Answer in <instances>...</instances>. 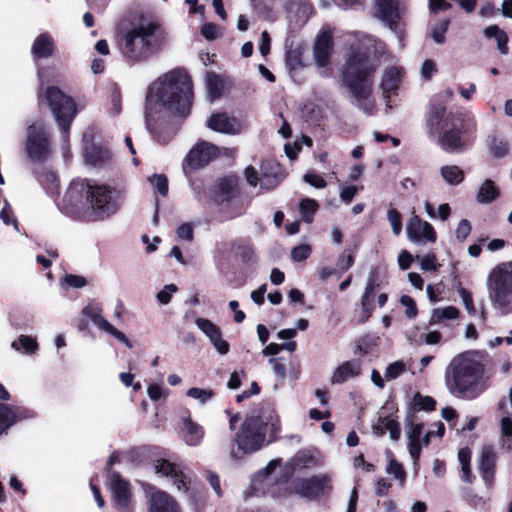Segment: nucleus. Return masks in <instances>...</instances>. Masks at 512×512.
Listing matches in <instances>:
<instances>
[{"label":"nucleus","mask_w":512,"mask_h":512,"mask_svg":"<svg viewBox=\"0 0 512 512\" xmlns=\"http://www.w3.org/2000/svg\"><path fill=\"white\" fill-rule=\"evenodd\" d=\"M193 100L192 82L182 70H172L155 80L148 89L145 104L147 129L161 143L157 133V124L170 115L186 117L191 110Z\"/></svg>","instance_id":"obj_1"},{"label":"nucleus","mask_w":512,"mask_h":512,"mask_svg":"<svg viewBox=\"0 0 512 512\" xmlns=\"http://www.w3.org/2000/svg\"><path fill=\"white\" fill-rule=\"evenodd\" d=\"M121 205V194L115 188L80 179L72 181L68 187L62 211L84 221H102L114 215Z\"/></svg>","instance_id":"obj_2"},{"label":"nucleus","mask_w":512,"mask_h":512,"mask_svg":"<svg viewBox=\"0 0 512 512\" xmlns=\"http://www.w3.org/2000/svg\"><path fill=\"white\" fill-rule=\"evenodd\" d=\"M378 60L371 57L368 51L353 50L341 70L342 82L349 89L355 105L370 115L375 108L372 99L373 79Z\"/></svg>","instance_id":"obj_3"},{"label":"nucleus","mask_w":512,"mask_h":512,"mask_svg":"<svg viewBox=\"0 0 512 512\" xmlns=\"http://www.w3.org/2000/svg\"><path fill=\"white\" fill-rule=\"evenodd\" d=\"M483 363L473 353L452 358L445 370V385L455 397L473 400L488 388Z\"/></svg>","instance_id":"obj_4"},{"label":"nucleus","mask_w":512,"mask_h":512,"mask_svg":"<svg viewBox=\"0 0 512 512\" xmlns=\"http://www.w3.org/2000/svg\"><path fill=\"white\" fill-rule=\"evenodd\" d=\"M279 431L280 419L273 408L267 407L261 414H252L245 418L236 434L235 442L243 453H251L263 446L266 434L275 437Z\"/></svg>","instance_id":"obj_5"},{"label":"nucleus","mask_w":512,"mask_h":512,"mask_svg":"<svg viewBox=\"0 0 512 512\" xmlns=\"http://www.w3.org/2000/svg\"><path fill=\"white\" fill-rule=\"evenodd\" d=\"M426 127L430 136L439 134L438 144L444 151L455 153L465 149L467 142L462 135L461 122L452 114H447L444 106H431Z\"/></svg>","instance_id":"obj_6"},{"label":"nucleus","mask_w":512,"mask_h":512,"mask_svg":"<svg viewBox=\"0 0 512 512\" xmlns=\"http://www.w3.org/2000/svg\"><path fill=\"white\" fill-rule=\"evenodd\" d=\"M159 30V25L154 22L141 23L129 29L120 44L125 59L131 63L148 59L161 45Z\"/></svg>","instance_id":"obj_7"},{"label":"nucleus","mask_w":512,"mask_h":512,"mask_svg":"<svg viewBox=\"0 0 512 512\" xmlns=\"http://www.w3.org/2000/svg\"><path fill=\"white\" fill-rule=\"evenodd\" d=\"M488 297L494 310L502 315L512 313V261L496 265L486 281Z\"/></svg>","instance_id":"obj_8"},{"label":"nucleus","mask_w":512,"mask_h":512,"mask_svg":"<svg viewBox=\"0 0 512 512\" xmlns=\"http://www.w3.org/2000/svg\"><path fill=\"white\" fill-rule=\"evenodd\" d=\"M45 98L63 134V138H66L76 115V103L71 97L54 86L47 88Z\"/></svg>","instance_id":"obj_9"},{"label":"nucleus","mask_w":512,"mask_h":512,"mask_svg":"<svg viewBox=\"0 0 512 512\" xmlns=\"http://www.w3.org/2000/svg\"><path fill=\"white\" fill-rule=\"evenodd\" d=\"M244 175L249 185L255 187L259 183L260 188L264 190L276 188L285 176L280 165L273 161H264L261 164L260 176H258L256 169L252 166L245 169Z\"/></svg>","instance_id":"obj_10"},{"label":"nucleus","mask_w":512,"mask_h":512,"mask_svg":"<svg viewBox=\"0 0 512 512\" xmlns=\"http://www.w3.org/2000/svg\"><path fill=\"white\" fill-rule=\"evenodd\" d=\"M25 147L31 161L42 163L47 160L51 148L49 134L43 125L34 124L28 127Z\"/></svg>","instance_id":"obj_11"},{"label":"nucleus","mask_w":512,"mask_h":512,"mask_svg":"<svg viewBox=\"0 0 512 512\" xmlns=\"http://www.w3.org/2000/svg\"><path fill=\"white\" fill-rule=\"evenodd\" d=\"M331 480L326 474L300 478L293 482V490L296 494L309 500L317 499L320 495L331 491Z\"/></svg>","instance_id":"obj_12"},{"label":"nucleus","mask_w":512,"mask_h":512,"mask_svg":"<svg viewBox=\"0 0 512 512\" xmlns=\"http://www.w3.org/2000/svg\"><path fill=\"white\" fill-rule=\"evenodd\" d=\"M376 16L392 31H401L400 22L405 11L403 0H374Z\"/></svg>","instance_id":"obj_13"},{"label":"nucleus","mask_w":512,"mask_h":512,"mask_svg":"<svg viewBox=\"0 0 512 512\" xmlns=\"http://www.w3.org/2000/svg\"><path fill=\"white\" fill-rule=\"evenodd\" d=\"M82 314L88 317L100 330L112 335L117 340L125 344L128 348L131 349L133 347L132 343L123 332L118 330L110 322L103 318L102 307L99 303L90 302L83 309Z\"/></svg>","instance_id":"obj_14"},{"label":"nucleus","mask_w":512,"mask_h":512,"mask_svg":"<svg viewBox=\"0 0 512 512\" xmlns=\"http://www.w3.org/2000/svg\"><path fill=\"white\" fill-rule=\"evenodd\" d=\"M219 148L207 141L198 142L187 154L183 165L191 169H198L207 165L211 160L218 157Z\"/></svg>","instance_id":"obj_15"},{"label":"nucleus","mask_w":512,"mask_h":512,"mask_svg":"<svg viewBox=\"0 0 512 512\" xmlns=\"http://www.w3.org/2000/svg\"><path fill=\"white\" fill-rule=\"evenodd\" d=\"M145 494L147 497L148 512H180L178 503L167 492L147 485Z\"/></svg>","instance_id":"obj_16"},{"label":"nucleus","mask_w":512,"mask_h":512,"mask_svg":"<svg viewBox=\"0 0 512 512\" xmlns=\"http://www.w3.org/2000/svg\"><path fill=\"white\" fill-rule=\"evenodd\" d=\"M406 233L408 239L416 244L434 243L437 238L433 226L417 215H413L407 222Z\"/></svg>","instance_id":"obj_17"},{"label":"nucleus","mask_w":512,"mask_h":512,"mask_svg":"<svg viewBox=\"0 0 512 512\" xmlns=\"http://www.w3.org/2000/svg\"><path fill=\"white\" fill-rule=\"evenodd\" d=\"M109 487L113 493L114 501L122 512H131V491L129 483L118 473L112 472L109 475Z\"/></svg>","instance_id":"obj_18"},{"label":"nucleus","mask_w":512,"mask_h":512,"mask_svg":"<svg viewBox=\"0 0 512 512\" xmlns=\"http://www.w3.org/2000/svg\"><path fill=\"white\" fill-rule=\"evenodd\" d=\"M155 470L156 473L169 477L178 491L188 492L190 480L177 465L164 459L158 460L155 464Z\"/></svg>","instance_id":"obj_19"},{"label":"nucleus","mask_w":512,"mask_h":512,"mask_svg":"<svg viewBox=\"0 0 512 512\" xmlns=\"http://www.w3.org/2000/svg\"><path fill=\"white\" fill-rule=\"evenodd\" d=\"M402 81V68L400 67H390L385 70L382 80H381V89L383 93V97L386 101V110L389 111L392 109L390 97L397 93V90Z\"/></svg>","instance_id":"obj_20"},{"label":"nucleus","mask_w":512,"mask_h":512,"mask_svg":"<svg viewBox=\"0 0 512 512\" xmlns=\"http://www.w3.org/2000/svg\"><path fill=\"white\" fill-rule=\"evenodd\" d=\"M196 326L209 338L213 347L221 354L229 352V344L222 338V332L218 326L206 318H197Z\"/></svg>","instance_id":"obj_21"},{"label":"nucleus","mask_w":512,"mask_h":512,"mask_svg":"<svg viewBox=\"0 0 512 512\" xmlns=\"http://www.w3.org/2000/svg\"><path fill=\"white\" fill-rule=\"evenodd\" d=\"M496 460L494 448L490 445L484 446L481 450L478 469L486 486H491L494 482Z\"/></svg>","instance_id":"obj_22"},{"label":"nucleus","mask_w":512,"mask_h":512,"mask_svg":"<svg viewBox=\"0 0 512 512\" xmlns=\"http://www.w3.org/2000/svg\"><path fill=\"white\" fill-rule=\"evenodd\" d=\"M237 188V179L226 176L219 179L210 190V197L217 204L226 202L234 197Z\"/></svg>","instance_id":"obj_23"},{"label":"nucleus","mask_w":512,"mask_h":512,"mask_svg":"<svg viewBox=\"0 0 512 512\" xmlns=\"http://www.w3.org/2000/svg\"><path fill=\"white\" fill-rule=\"evenodd\" d=\"M208 127L225 134H239L242 130L241 124L226 113L213 114L208 120Z\"/></svg>","instance_id":"obj_24"},{"label":"nucleus","mask_w":512,"mask_h":512,"mask_svg":"<svg viewBox=\"0 0 512 512\" xmlns=\"http://www.w3.org/2000/svg\"><path fill=\"white\" fill-rule=\"evenodd\" d=\"M313 50L317 65L320 67L326 66L332 50V35L329 32H322L317 37Z\"/></svg>","instance_id":"obj_25"},{"label":"nucleus","mask_w":512,"mask_h":512,"mask_svg":"<svg viewBox=\"0 0 512 512\" xmlns=\"http://www.w3.org/2000/svg\"><path fill=\"white\" fill-rule=\"evenodd\" d=\"M361 373V363L358 360L345 361L340 364L334 371L331 382L333 384H341L351 378L357 377Z\"/></svg>","instance_id":"obj_26"},{"label":"nucleus","mask_w":512,"mask_h":512,"mask_svg":"<svg viewBox=\"0 0 512 512\" xmlns=\"http://www.w3.org/2000/svg\"><path fill=\"white\" fill-rule=\"evenodd\" d=\"M55 50V43L51 35L42 33L34 40L31 53L34 58H49L53 56Z\"/></svg>","instance_id":"obj_27"},{"label":"nucleus","mask_w":512,"mask_h":512,"mask_svg":"<svg viewBox=\"0 0 512 512\" xmlns=\"http://www.w3.org/2000/svg\"><path fill=\"white\" fill-rule=\"evenodd\" d=\"M286 10L290 18H295L297 22L304 23L313 12V7L308 0H289L286 4Z\"/></svg>","instance_id":"obj_28"},{"label":"nucleus","mask_w":512,"mask_h":512,"mask_svg":"<svg viewBox=\"0 0 512 512\" xmlns=\"http://www.w3.org/2000/svg\"><path fill=\"white\" fill-rule=\"evenodd\" d=\"M182 437L189 446H198L204 437V429L198 423L190 418H185L183 422Z\"/></svg>","instance_id":"obj_29"},{"label":"nucleus","mask_w":512,"mask_h":512,"mask_svg":"<svg viewBox=\"0 0 512 512\" xmlns=\"http://www.w3.org/2000/svg\"><path fill=\"white\" fill-rule=\"evenodd\" d=\"M510 410L507 408V399L502 398L498 403V412L501 413L500 436H512V388L509 390Z\"/></svg>","instance_id":"obj_30"},{"label":"nucleus","mask_w":512,"mask_h":512,"mask_svg":"<svg viewBox=\"0 0 512 512\" xmlns=\"http://www.w3.org/2000/svg\"><path fill=\"white\" fill-rule=\"evenodd\" d=\"M373 429L375 434L378 436H381L388 431L392 440L398 441L400 438L401 431L399 423L389 416L379 418L378 423L373 427Z\"/></svg>","instance_id":"obj_31"},{"label":"nucleus","mask_w":512,"mask_h":512,"mask_svg":"<svg viewBox=\"0 0 512 512\" xmlns=\"http://www.w3.org/2000/svg\"><path fill=\"white\" fill-rule=\"evenodd\" d=\"M486 38H494L497 42V48L503 55L508 54V35L497 25H490L484 30Z\"/></svg>","instance_id":"obj_32"},{"label":"nucleus","mask_w":512,"mask_h":512,"mask_svg":"<svg viewBox=\"0 0 512 512\" xmlns=\"http://www.w3.org/2000/svg\"><path fill=\"white\" fill-rule=\"evenodd\" d=\"M36 177L47 193L54 194L57 192L58 179L53 171L42 168L36 172Z\"/></svg>","instance_id":"obj_33"},{"label":"nucleus","mask_w":512,"mask_h":512,"mask_svg":"<svg viewBox=\"0 0 512 512\" xmlns=\"http://www.w3.org/2000/svg\"><path fill=\"white\" fill-rule=\"evenodd\" d=\"M499 196V189L491 180H486L479 188L477 201L481 204H489Z\"/></svg>","instance_id":"obj_34"},{"label":"nucleus","mask_w":512,"mask_h":512,"mask_svg":"<svg viewBox=\"0 0 512 512\" xmlns=\"http://www.w3.org/2000/svg\"><path fill=\"white\" fill-rule=\"evenodd\" d=\"M440 175L443 180L452 186L459 185L464 179L463 170L456 165H445L440 168Z\"/></svg>","instance_id":"obj_35"},{"label":"nucleus","mask_w":512,"mask_h":512,"mask_svg":"<svg viewBox=\"0 0 512 512\" xmlns=\"http://www.w3.org/2000/svg\"><path fill=\"white\" fill-rule=\"evenodd\" d=\"M207 94L211 101L219 98L224 90V81L215 73H208L206 78Z\"/></svg>","instance_id":"obj_36"},{"label":"nucleus","mask_w":512,"mask_h":512,"mask_svg":"<svg viewBox=\"0 0 512 512\" xmlns=\"http://www.w3.org/2000/svg\"><path fill=\"white\" fill-rule=\"evenodd\" d=\"M459 315V311L454 306H447L444 308L434 309L431 313L429 324H440L446 320L456 319Z\"/></svg>","instance_id":"obj_37"},{"label":"nucleus","mask_w":512,"mask_h":512,"mask_svg":"<svg viewBox=\"0 0 512 512\" xmlns=\"http://www.w3.org/2000/svg\"><path fill=\"white\" fill-rule=\"evenodd\" d=\"M15 351H24L26 354H35L39 348L35 338L27 335H20L16 341L11 343Z\"/></svg>","instance_id":"obj_38"},{"label":"nucleus","mask_w":512,"mask_h":512,"mask_svg":"<svg viewBox=\"0 0 512 512\" xmlns=\"http://www.w3.org/2000/svg\"><path fill=\"white\" fill-rule=\"evenodd\" d=\"M186 396L196 400L201 405H205L214 398L215 392L212 389L193 387L187 390Z\"/></svg>","instance_id":"obj_39"},{"label":"nucleus","mask_w":512,"mask_h":512,"mask_svg":"<svg viewBox=\"0 0 512 512\" xmlns=\"http://www.w3.org/2000/svg\"><path fill=\"white\" fill-rule=\"evenodd\" d=\"M16 414L11 408L0 403V434L15 423Z\"/></svg>","instance_id":"obj_40"},{"label":"nucleus","mask_w":512,"mask_h":512,"mask_svg":"<svg viewBox=\"0 0 512 512\" xmlns=\"http://www.w3.org/2000/svg\"><path fill=\"white\" fill-rule=\"evenodd\" d=\"M317 208L318 204L315 200L309 198L302 200L300 203V213L302 219L307 223H311Z\"/></svg>","instance_id":"obj_41"},{"label":"nucleus","mask_w":512,"mask_h":512,"mask_svg":"<svg viewBox=\"0 0 512 512\" xmlns=\"http://www.w3.org/2000/svg\"><path fill=\"white\" fill-rule=\"evenodd\" d=\"M436 401L430 396L417 393L413 399V407L416 410L431 411L435 409Z\"/></svg>","instance_id":"obj_42"},{"label":"nucleus","mask_w":512,"mask_h":512,"mask_svg":"<svg viewBox=\"0 0 512 512\" xmlns=\"http://www.w3.org/2000/svg\"><path fill=\"white\" fill-rule=\"evenodd\" d=\"M491 154L496 158H502L509 152V144L503 138H494L490 146Z\"/></svg>","instance_id":"obj_43"},{"label":"nucleus","mask_w":512,"mask_h":512,"mask_svg":"<svg viewBox=\"0 0 512 512\" xmlns=\"http://www.w3.org/2000/svg\"><path fill=\"white\" fill-rule=\"evenodd\" d=\"M151 186L161 196L165 197L168 194V179L163 174H155L150 178Z\"/></svg>","instance_id":"obj_44"},{"label":"nucleus","mask_w":512,"mask_h":512,"mask_svg":"<svg viewBox=\"0 0 512 512\" xmlns=\"http://www.w3.org/2000/svg\"><path fill=\"white\" fill-rule=\"evenodd\" d=\"M449 20H444L440 22L439 24H436L431 29V36L435 43L437 44H443L446 40L445 34L449 27Z\"/></svg>","instance_id":"obj_45"},{"label":"nucleus","mask_w":512,"mask_h":512,"mask_svg":"<svg viewBox=\"0 0 512 512\" xmlns=\"http://www.w3.org/2000/svg\"><path fill=\"white\" fill-rule=\"evenodd\" d=\"M147 394L152 401L165 400L169 396V390L157 383H152L147 387Z\"/></svg>","instance_id":"obj_46"},{"label":"nucleus","mask_w":512,"mask_h":512,"mask_svg":"<svg viewBox=\"0 0 512 512\" xmlns=\"http://www.w3.org/2000/svg\"><path fill=\"white\" fill-rule=\"evenodd\" d=\"M405 369L406 365L403 361H395L387 366L384 377L388 381L394 380L398 378Z\"/></svg>","instance_id":"obj_47"},{"label":"nucleus","mask_w":512,"mask_h":512,"mask_svg":"<svg viewBox=\"0 0 512 512\" xmlns=\"http://www.w3.org/2000/svg\"><path fill=\"white\" fill-rule=\"evenodd\" d=\"M375 287L376 283L374 276L370 275L368 278L367 286L361 299L362 308L366 309V307L370 306V304L372 303L374 299Z\"/></svg>","instance_id":"obj_48"},{"label":"nucleus","mask_w":512,"mask_h":512,"mask_svg":"<svg viewBox=\"0 0 512 512\" xmlns=\"http://www.w3.org/2000/svg\"><path fill=\"white\" fill-rule=\"evenodd\" d=\"M388 221L392 227L394 235L398 236L402 231V216L394 208L389 209L387 212Z\"/></svg>","instance_id":"obj_49"},{"label":"nucleus","mask_w":512,"mask_h":512,"mask_svg":"<svg viewBox=\"0 0 512 512\" xmlns=\"http://www.w3.org/2000/svg\"><path fill=\"white\" fill-rule=\"evenodd\" d=\"M406 427L409 441H420L424 425L422 423H414L412 420L407 419Z\"/></svg>","instance_id":"obj_50"},{"label":"nucleus","mask_w":512,"mask_h":512,"mask_svg":"<svg viewBox=\"0 0 512 512\" xmlns=\"http://www.w3.org/2000/svg\"><path fill=\"white\" fill-rule=\"evenodd\" d=\"M201 34L207 40H215L222 35V29L220 26L208 22L201 27Z\"/></svg>","instance_id":"obj_51"},{"label":"nucleus","mask_w":512,"mask_h":512,"mask_svg":"<svg viewBox=\"0 0 512 512\" xmlns=\"http://www.w3.org/2000/svg\"><path fill=\"white\" fill-rule=\"evenodd\" d=\"M379 337L374 335H366L359 339L358 341V350L364 354H368L372 347L376 346L378 343Z\"/></svg>","instance_id":"obj_52"},{"label":"nucleus","mask_w":512,"mask_h":512,"mask_svg":"<svg viewBox=\"0 0 512 512\" xmlns=\"http://www.w3.org/2000/svg\"><path fill=\"white\" fill-rule=\"evenodd\" d=\"M386 472L388 474L394 475V477L399 479L401 482H404L406 478V473L403 469V466L400 463H398L394 458H391L389 460Z\"/></svg>","instance_id":"obj_53"},{"label":"nucleus","mask_w":512,"mask_h":512,"mask_svg":"<svg viewBox=\"0 0 512 512\" xmlns=\"http://www.w3.org/2000/svg\"><path fill=\"white\" fill-rule=\"evenodd\" d=\"M311 254V247L307 244L296 246L291 251V258L295 262L306 260Z\"/></svg>","instance_id":"obj_54"},{"label":"nucleus","mask_w":512,"mask_h":512,"mask_svg":"<svg viewBox=\"0 0 512 512\" xmlns=\"http://www.w3.org/2000/svg\"><path fill=\"white\" fill-rule=\"evenodd\" d=\"M313 462V457L305 452H299L291 459V465L300 468L308 467Z\"/></svg>","instance_id":"obj_55"},{"label":"nucleus","mask_w":512,"mask_h":512,"mask_svg":"<svg viewBox=\"0 0 512 512\" xmlns=\"http://www.w3.org/2000/svg\"><path fill=\"white\" fill-rule=\"evenodd\" d=\"M303 179L306 183H308L309 185H311L315 188H324L327 185L324 178L315 172L306 173L304 175Z\"/></svg>","instance_id":"obj_56"},{"label":"nucleus","mask_w":512,"mask_h":512,"mask_svg":"<svg viewBox=\"0 0 512 512\" xmlns=\"http://www.w3.org/2000/svg\"><path fill=\"white\" fill-rule=\"evenodd\" d=\"M269 364L272 366L273 373L275 376L280 380L284 381L286 378V366L282 362H280V359L278 358H271L269 359Z\"/></svg>","instance_id":"obj_57"},{"label":"nucleus","mask_w":512,"mask_h":512,"mask_svg":"<svg viewBox=\"0 0 512 512\" xmlns=\"http://www.w3.org/2000/svg\"><path fill=\"white\" fill-rule=\"evenodd\" d=\"M177 291V287L174 284L166 285L161 291H159L156 295L157 300L161 304H168L171 300L172 294Z\"/></svg>","instance_id":"obj_58"},{"label":"nucleus","mask_w":512,"mask_h":512,"mask_svg":"<svg viewBox=\"0 0 512 512\" xmlns=\"http://www.w3.org/2000/svg\"><path fill=\"white\" fill-rule=\"evenodd\" d=\"M471 232V224L467 219H462L455 231V236L459 241H464L467 239Z\"/></svg>","instance_id":"obj_59"},{"label":"nucleus","mask_w":512,"mask_h":512,"mask_svg":"<svg viewBox=\"0 0 512 512\" xmlns=\"http://www.w3.org/2000/svg\"><path fill=\"white\" fill-rule=\"evenodd\" d=\"M459 296L462 299V302L465 306L467 312L471 315L475 314L474 302L471 293L465 288H460L458 290Z\"/></svg>","instance_id":"obj_60"},{"label":"nucleus","mask_w":512,"mask_h":512,"mask_svg":"<svg viewBox=\"0 0 512 512\" xmlns=\"http://www.w3.org/2000/svg\"><path fill=\"white\" fill-rule=\"evenodd\" d=\"M400 303L406 307L405 314L407 317L413 318L416 316L417 309L415 306V302L410 296H408V295L401 296Z\"/></svg>","instance_id":"obj_61"},{"label":"nucleus","mask_w":512,"mask_h":512,"mask_svg":"<svg viewBox=\"0 0 512 512\" xmlns=\"http://www.w3.org/2000/svg\"><path fill=\"white\" fill-rule=\"evenodd\" d=\"M354 264V256L351 253H346V250L339 256L337 266L342 271L348 270Z\"/></svg>","instance_id":"obj_62"},{"label":"nucleus","mask_w":512,"mask_h":512,"mask_svg":"<svg viewBox=\"0 0 512 512\" xmlns=\"http://www.w3.org/2000/svg\"><path fill=\"white\" fill-rule=\"evenodd\" d=\"M64 282L73 288H82L86 286L87 280L83 276L69 274L65 277Z\"/></svg>","instance_id":"obj_63"},{"label":"nucleus","mask_w":512,"mask_h":512,"mask_svg":"<svg viewBox=\"0 0 512 512\" xmlns=\"http://www.w3.org/2000/svg\"><path fill=\"white\" fill-rule=\"evenodd\" d=\"M435 261H436V256L434 253H428V254L424 255L420 259L421 269H423L425 271H435L436 270Z\"/></svg>","instance_id":"obj_64"}]
</instances>
